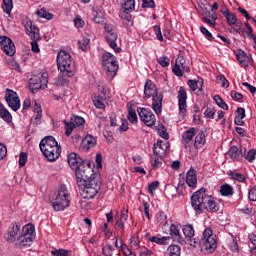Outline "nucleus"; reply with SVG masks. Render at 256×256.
Here are the masks:
<instances>
[{"label":"nucleus","mask_w":256,"mask_h":256,"mask_svg":"<svg viewBox=\"0 0 256 256\" xmlns=\"http://www.w3.org/2000/svg\"><path fill=\"white\" fill-rule=\"evenodd\" d=\"M191 207L195 213L201 215L205 209L210 213H217L220 206L215 197L207 194L206 188H201L191 196Z\"/></svg>","instance_id":"nucleus-1"},{"label":"nucleus","mask_w":256,"mask_h":256,"mask_svg":"<svg viewBox=\"0 0 256 256\" xmlns=\"http://www.w3.org/2000/svg\"><path fill=\"white\" fill-rule=\"evenodd\" d=\"M68 164L75 171L76 179L91 177L95 172V163L92 161L85 162L77 153L68 155Z\"/></svg>","instance_id":"nucleus-2"},{"label":"nucleus","mask_w":256,"mask_h":256,"mask_svg":"<svg viewBox=\"0 0 256 256\" xmlns=\"http://www.w3.org/2000/svg\"><path fill=\"white\" fill-rule=\"evenodd\" d=\"M40 151L42 155L49 161L53 163L61 157V145L55 140L53 136L44 137L39 143Z\"/></svg>","instance_id":"nucleus-3"},{"label":"nucleus","mask_w":256,"mask_h":256,"mask_svg":"<svg viewBox=\"0 0 256 256\" xmlns=\"http://www.w3.org/2000/svg\"><path fill=\"white\" fill-rule=\"evenodd\" d=\"M192 247H200V251L204 253V255H211V253H215L217 249V236L213 234V230L211 228H206L203 231L201 239L197 240L194 238V241L190 243Z\"/></svg>","instance_id":"nucleus-4"},{"label":"nucleus","mask_w":256,"mask_h":256,"mask_svg":"<svg viewBox=\"0 0 256 256\" xmlns=\"http://www.w3.org/2000/svg\"><path fill=\"white\" fill-rule=\"evenodd\" d=\"M151 97L153 111L156 115H161L163 110V92H158L155 83L148 79L144 85V98L151 99Z\"/></svg>","instance_id":"nucleus-5"},{"label":"nucleus","mask_w":256,"mask_h":256,"mask_svg":"<svg viewBox=\"0 0 256 256\" xmlns=\"http://www.w3.org/2000/svg\"><path fill=\"white\" fill-rule=\"evenodd\" d=\"M58 71L62 73L64 77H73L77 71V66L75 65V60L71 57L65 50H61L57 54L56 58Z\"/></svg>","instance_id":"nucleus-6"},{"label":"nucleus","mask_w":256,"mask_h":256,"mask_svg":"<svg viewBox=\"0 0 256 256\" xmlns=\"http://www.w3.org/2000/svg\"><path fill=\"white\" fill-rule=\"evenodd\" d=\"M76 181L83 199H93L97 195V188L93 187V185H97L95 182V172L89 177L77 178Z\"/></svg>","instance_id":"nucleus-7"},{"label":"nucleus","mask_w":256,"mask_h":256,"mask_svg":"<svg viewBox=\"0 0 256 256\" xmlns=\"http://www.w3.org/2000/svg\"><path fill=\"white\" fill-rule=\"evenodd\" d=\"M54 211H65L71 203V194L66 185H61L51 201Z\"/></svg>","instance_id":"nucleus-8"},{"label":"nucleus","mask_w":256,"mask_h":256,"mask_svg":"<svg viewBox=\"0 0 256 256\" xmlns=\"http://www.w3.org/2000/svg\"><path fill=\"white\" fill-rule=\"evenodd\" d=\"M47 83H49V74L47 72H43L39 75H32L29 80V90L31 93H37L39 89H45Z\"/></svg>","instance_id":"nucleus-9"},{"label":"nucleus","mask_w":256,"mask_h":256,"mask_svg":"<svg viewBox=\"0 0 256 256\" xmlns=\"http://www.w3.org/2000/svg\"><path fill=\"white\" fill-rule=\"evenodd\" d=\"M198 5L203 14L205 15L202 18V22L207 23V25L215 29V27H217V13L211 12V5L209 4V2H198Z\"/></svg>","instance_id":"nucleus-10"},{"label":"nucleus","mask_w":256,"mask_h":256,"mask_svg":"<svg viewBox=\"0 0 256 256\" xmlns=\"http://www.w3.org/2000/svg\"><path fill=\"white\" fill-rule=\"evenodd\" d=\"M191 68L189 67V62L183 56H178L176 58V63L172 68V73L176 75V77H183L184 73H189Z\"/></svg>","instance_id":"nucleus-11"},{"label":"nucleus","mask_w":256,"mask_h":256,"mask_svg":"<svg viewBox=\"0 0 256 256\" xmlns=\"http://www.w3.org/2000/svg\"><path fill=\"white\" fill-rule=\"evenodd\" d=\"M137 113L142 121L146 125V127H153L155 125L157 118L155 117V114H153V111L149 108H137Z\"/></svg>","instance_id":"nucleus-12"},{"label":"nucleus","mask_w":256,"mask_h":256,"mask_svg":"<svg viewBox=\"0 0 256 256\" xmlns=\"http://www.w3.org/2000/svg\"><path fill=\"white\" fill-rule=\"evenodd\" d=\"M21 237V225L13 222L9 225L7 232L4 235L7 243H15Z\"/></svg>","instance_id":"nucleus-13"},{"label":"nucleus","mask_w":256,"mask_h":256,"mask_svg":"<svg viewBox=\"0 0 256 256\" xmlns=\"http://www.w3.org/2000/svg\"><path fill=\"white\" fill-rule=\"evenodd\" d=\"M21 23L23 27L25 28L26 34L30 37V39H39V28L35 25H33V21L29 19L27 16H23Z\"/></svg>","instance_id":"nucleus-14"},{"label":"nucleus","mask_w":256,"mask_h":256,"mask_svg":"<svg viewBox=\"0 0 256 256\" xmlns=\"http://www.w3.org/2000/svg\"><path fill=\"white\" fill-rule=\"evenodd\" d=\"M178 109L180 117H187V89L181 86L178 90Z\"/></svg>","instance_id":"nucleus-15"},{"label":"nucleus","mask_w":256,"mask_h":256,"mask_svg":"<svg viewBox=\"0 0 256 256\" xmlns=\"http://www.w3.org/2000/svg\"><path fill=\"white\" fill-rule=\"evenodd\" d=\"M5 99L6 103L13 111H19L21 109V100H19L17 92L7 89Z\"/></svg>","instance_id":"nucleus-16"},{"label":"nucleus","mask_w":256,"mask_h":256,"mask_svg":"<svg viewBox=\"0 0 256 256\" xmlns=\"http://www.w3.org/2000/svg\"><path fill=\"white\" fill-rule=\"evenodd\" d=\"M0 45L5 55H7L8 57H13V55H15V43H13V40H11V38L7 36H0Z\"/></svg>","instance_id":"nucleus-17"},{"label":"nucleus","mask_w":256,"mask_h":256,"mask_svg":"<svg viewBox=\"0 0 256 256\" xmlns=\"http://www.w3.org/2000/svg\"><path fill=\"white\" fill-rule=\"evenodd\" d=\"M98 91L101 93V95L97 96V109H102V111H105V101H107V91H109V88L103 81H99Z\"/></svg>","instance_id":"nucleus-18"},{"label":"nucleus","mask_w":256,"mask_h":256,"mask_svg":"<svg viewBox=\"0 0 256 256\" xmlns=\"http://www.w3.org/2000/svg\"><path fill=\"white\" fill-rule=\"evenodd\" d=\"M104 39L109 47L113 49V51H115V53H121V47L117 46V39H119V34H117V30L105 34Z\"/></svg>","instance_id":"nucleus-19"},{"label":"nucleus","mask_w":256,"mask_h":256,"mask_svg":"<svg viewBox=\"0 0 256 256\" xmlns=\"http://www.w3.org/2000/svg\"><path fill=\"white\" fill-rule=\"evenodd\" d=\"M103 71L105 72L107 79L113 81V79L117 77V73H119V62L104 66Z\"/></svg>","instance_id":"nucleus-20"},{"label":"nucleus","mask_w":256,"mask_h":256,"mask_svg":"<svg viewBox=\"0 0 256 256\" xmlns=\"http://www.w3.org/2000/svg\"><path fill=\"white\" fill-rule=\"evenodd\" d=\"M97 144V138H95L93 135L91 134H87L81 143V148L84 151H89V149H92V147H95V145Z\"/></svg>","instance_id":"nucleus-21"},{"label":"nucleus","mask_w":256,"mask_h":256,"mask_svg":"<svg viewBox=\"0 0 256 256\" xmlns=\"http://www.w3.org/2000/svg\"><path fill=\"white\" fill-rule=\"evenodd\" d=\"M206 143H207V134L205 133V131L201 130L195 136L194 147L195 149H203Z\"/></svg>","instance_id":"nucleus-22"},{"label":"nucleus","mask_w":256,"mask_h":256,"mask_svg":"<svg viewBox=\"0 0 256 256\" xmlns=\"http://www.w3.org/2000/svg\"><path fill=\"white\" fill-rule=\"evenodd\" d=\"M243 151L244 148L241 146H232L228 151V156L230 157V159H235V161H241V159H243Z\"/></svg>","instance_id":"nucleus-23"},{"label":"nucleus","mask_w":256,"mask_h":256,"mask_svg":"<svg viewBox=\"0 0 256 256\" xmlns=\"http://www.w3.org/2000/svg\"><path fill=\"white\" fill-rule=\"evenodd\" d=\"M220 13H222L223 17H225L226 22L230 27H233V25H237V16L229 11L227 8H221Z\"/></svg>","instance_id":"nucleus-24"},{"label":"nucleus","mask_w":256,"mask_h":256,"mask_svg":"<svg viewBox=\"0 0 256 256\" xmlns=\"http://www.w3.org/2000/svg\"><path fill=\"white\" fill-rule=\"evenodd\" d=\"M33 241H35V237L23 236L20 234L18 240L15 241V247H31Z\"/></svg>","instance_id":"nucleus-25"},{"label":"nucleus","mask_w":256,"mask_h":256,"mask_svg":"<svg viewBox=\"0 0 256 256\" xmlns=\"http://www.w3.org/2000/svg\"><path fill=\"white\" fill-rule=\"evenodd\" d=\"M173 239L174 243H183V236H181V231L179 226L171 224L170 226V239Z\"/></svg>","instance_id":"nucleus-26"},{"label":"nucleus","mask_w":256,"mask_h":256,"mask_svg":"<svg viewBox=\"0 0 256 256\" xmlns=\"http://www.w3.org/2000/svg\"><path fill=\"white\" fill-rule=\"evenodd\" d=\"M197 135V128L191 127L182 133V143L189 145Z\"/></svg>","instance_id":"nucleus-27"},{"label":"nucleus","mask_w":256,"mask_h":256,"mask_svg":"<svg viewBox=\"0 0 256 256\" xmlns=\"http://www.w3.org/2000/svg\"><path fill=\"white\" fill-rule=\"evenodd\" d=\"M186 183L188 187H195V185H197V171H195V168L190 167V169L187 171Z\"/></svg>","instance_id":"nucleus-28"},{"label":"nucleus","mask_w":256,"mask_h":256,"mask_svg":"<svg viewBox=\"0 0 256 256\" xmlns=\"http://www.w3.org/2000/svg\"><path fill=\"white\" fill-rule=\"evenodd\" d=\"M20 235L24 237H37V232H35V225L33 223L26 224L22 227Z\"/></svg>","instance_id":"nucleus-29"},{"label":"nucleus","mask_w":256,"mask_h":256,"mask_svg":"<svg viewBox=\"0 0 256 256\" xmlns=\"http://www.w3.org/2000/svg\"><path fill=\"white\" fill-rule=\"evenodd\" d=\"M115 63H119L117 57L109 52H105L102 54V67H107L109 65H113Z\"/></svg>","instance_id":"nucleus-30"},{"label":"nucleus","mask_w":256,"mask_h":256,"mask_svg":"<svg viewBox=\"0 0 256 256\" xmlns=\"http://www.w3.org/2000/svg\"><path fill=\"white\" fill-rule=\"evenodd\" d=\"M235 193V188L231 186V184H222L220 186V195L222 197H233V194Z\"/></svg>","instance_id":"nucleus-31"},{"label":"nucleus","mask_w":256,"mask_h":256,"mask_svg":"<svg viewBox=\"0 0 256 256\" xmlns=\"http://www.w3.org/2000/svg\"><path fill=\"white\" fill-rule=\"evenodd\" d=\"M167 153V148H163V140H158L157 143H154L153 154L164 156Z\"/></svg>","instance_id":"nucleus-32"},{"label":"nucleus","mask_w":256,"mask_h":256,"mask_svg":"<svg viewBox=\"0 0 256 256\" xmlns=\"http://www.w3.org/2000/svg\"><path fill=\"white\" fill-rule=\"evenodd\" d=\"M183 234L187 239H190L191 243L195 241V239H193V237H195V228H193V225H184Z\"/></svg>","instance_id":"nucleus-33"},{"label":"nucleus","mask_w":256,"mask_h":256,"mask_svg":"<svg viewBox=\"0 0 256 256\" xmlns=\"http://www.w3.org/2000/svg\"><path fill=\"white\" fill-rule=\"evenodd\" d=\"M149 241L151 243H156L157 245H169V241H171V236H163V237H157L152 236L149 238Z\"/></svg>","instance_id":"nucleus-34"},{"label":"nucleus","mask_w":256,"mask_h":256,"mask_svg":"<svg viewBox=\"0 0 256 256\" xmlns=\"http://www.w3.org/2000/svg\"><path fill=\"white\" fill-rule=\"evenodd\" d=\"M242 157H244L248 163H253L256 159V149L252 148L247 151V149L244 148Z\"/></svg>","instance_id":"nucleus-35"},{"label":"nucleus","mask_w":256,"mask_h":256,"mask_svg":"<svg viewBox=\"0 0 256 256\" xmlns=\"http://www.w3.org/2000/svg\"><path fill=\"white\" fill-rule=\"evenodd\" d=\"M0 117L3 121H6V123H11L13 121V116H11V113L3 104H0Z\"/></svg>","instance_id":"nucleus-36"},{"label":"nucleus","mask_w":256,"mask_h":256,"mask_svg":"<svg viewBox=\"0 0 256 256\" xmlns=\"http://www.w3.org/2000/svg\"><path fill=\"white\" fill-rule=\"evenodd\" d=\"M127 121H129V123L132 125H137V123H139L137 118V111H135V109L131 106L128 107Z\"/></svg>","instance_id":"nucleus-37"},{"label":"nucleus","mask_w":256,"mask_h":256,"mask_svg":"<svg viewBox=\"0 0 256 256\" xmlns=\"http://www.w3.org/2000/svg\"><path fill=\"white\" fill-rule=\"evenodd\" d=\"M227 175H229L230 179L233 181H238L239 183H245V181H247V177L235 171H228Z\"/></svg>","instance_id":"nucleus-38"},{"label":"nucleus","mask_w":256,"mask_h":256,"mask_svg":"<svg viewBox=\"0 0 256 256\" xmlns=\"http://www.w3.org/2000/svg\"><path fill=\"white\" fill-rule=\"evenodd\" d=\"M165 156H161V155H155L153 154L151 156V165L154 169H159V167H161V165H163V159Z\"/></svg>","instance_id":"nucleus-39"},{"label":"nucleus","mask_w":256,"mask_h":256,"mask_svg":"<svg viewBox=\"0 0 256 256\" xmlns=\"http://www.w3.org/2000/svg\"><path fill=\"white\" fill-rule=\"evenodd\" d=\"M98 24L104 25L103 26V35H107L109 33H113L115 30V25L111 24V23H107L105 20H98L97 21Z\"/></svg>","instance_id":"nucleus-40"},{"label":"nucleus","mask_w":256,"mask_h":256,"mask_svg":"<svg viewBox=\"0 0 256 256\" xmlns=\"http://www.w3.org/2000/svg\"><path fill=\"white\" fill-rule=\"evenodd\" d=\"M167 255L168 256H181V246L177 244H171L167 248Z\"/></svg>","instance_id":"nucleus-41"},{"label":"nucleus","mask_w":256,"mask_h":256,"mask_svg":"<svg viewBox=\"0 0 256 256\" xmlns=\"http://www.w3.org/2000/svg\"><path fill=\"white\" fill-rule=\"evenodd\" d=\"M236 59H237V61H239L240 65H242V67H247L249 65V62H248L249 57L247 56L245 51L238 52L236 54Z\"/></svg>","instance_id":"nucleus-42"},{"label":"nucleus","mask_w":256,"mask_h":256,"mask_svg":"<svg viewBox=\"0 0 256 256\" xmlns=\"http://www.w3.org/2000/svg\"><path fill=\"white\" fill-rule=\"evenodd\" d=\"M63 123L65 125L66 137H71V134L73 133V131L75 130V127L77 126L72 121L68 122L67 120H64Z\"/></svg>","instance_id":"nucleus-43"},{"label":"nucleus","mask_w":256,"mask_h":256,"mask_svg":"<svg viewBox=\"0 0 256 256\" xmlns=\"http://www.w3.org/2000/svg\"><path fill=\"white\" fill-rule=\"evenodd\" d=\"M119 126L118 131L119 133H125L126 131H129V121L125 118H119Z\"/></svg>","instance_id":"nucleus-44"},{"label":"nucleus","mask_w":256,"mask_h":256,"mask_svg":"<svg viewBox=\"0 0 256 256\" xmlns=\"http://www.w3.org/2000/svg\"><path fill=\"white\" fill-rule=\"evenodd\" d=\"M213 100L215 101L216 105L220 107V109H223L224 111L229 110V106L227 105V103H225V101L223 100V98H221V96L215 95Z\"/></svg>","instance_id":"nucleus-45"},{"label":"nucleus","mask_w":256,"mask_h":256,"mask_svg":"<svg viewBox=\"0 0 256 256\" xmlns=\"http://www.w3.org/2000/svg\"><path fill=\"white\" fill-rule=\"evenodd\" d=\"M36 15L42 19H47V21H51V19H53V14L47 12L45 8L37 10Z\"/></svg>","instance_id":"nucleus-46"},{"label":"nucleus","mask_w":256,"mask_h":256,"mask_svg":"<svg viewBox=\"0 0 256 256\" xmlns=\"http://www.w3.org/2000/svg\"><path fill=\"white\" fill-rule=\"evenodd\" d=\"M122 9L124 13H131V11H135V1H125L122 4Z\"/></svg>","instance_id":"nucleus-47"},{"label":"nucleus","mask_w":256,"mask_h":256,"mask_svg":"<svg viewBox=\"0 0 256 256\" xmlns=\"http://www.w3.org/2000/svg\"><path fill=\"white\" fill-rule=\"evenodd\" d=\"M1 7L6 15H11V11H13V1H3Z\"/></svg>","instance_id":"nucleus-48"},{"label":"nucleus","mask_w":256,"mask_h":256,"mask_svg":"<svg viewBox=\"0 0 256 256\" xmlns=\"http://www.w3.org/2000/svg\"><path fill=\"white\" fill-rule=\"evenodd\" d=\"M51 255L54 256H71V250H67V249H54L51 251Z\"/></svg>","instance_id":"nucleus-49"},{"label":"nucleus","mask_w":256,"mask_h":256,"mask_svg":"<svg viewBox=\"0 0 256 256\" xmlns=\"http://www.w3.org/2000/svg\"><path fill=\"white\" fill-rule=\"evenodd\" d=\"M71 122L74 123V125H76V127H81V126L85 125V118H83L81 116L73 115L71 117Z\"/></svg>","instance_id":"nucleus-50"},{"label":"nucleus","mask_w":256,"mask_h":256,"mask_svg":"<svg viewBox=\"0 0 256 256\" xmlns=\"http://www.w3.org/2000/svg\"><path fill=\"white\" fill-rule=\"evenodd\" d=\"M157 222L160 225H163V227H165V225H167V214H165V212H163V211L158 212Z\"/></svg>","instance_id":"nucleus-51"},{"label":"nucleus","mask_w":256,"mask_h":256,"mask_svg":"<svg viewBox=\"0 0 256 256\" xmlns=\"http://www.w3.org/2000/svg\"><path fill=\"white\" fill-rule=\"evenodd\" d=\"M78 47L82 51H87L89 49V39L88 38H82L78 41Z\"/></svg>","instance_id":"nucleus-52"},{"label":"nucleus","mask_w":256,"mask_h":256,"mask_svg":"<svg viewBox=\"0 0 256 256\" xmlns=\"http://www.w3.org/2000/svg\"><path fill=\"white\" fill-rule=\"evenodd\" d=\"M159 185L160 183L157 180L150 183L148 186V193H150V195H155V191L159 189Z\"/></svg>","instance_id":"nucleus-53"},{"label":"nucleus","mask_w":256,"mask_h":256,"mask_svg":"<svg viewBox=\"0 0 256 256\" xmlns=\"http://www.w3.org/2000/svg\"><path fill=\"white\" fill-rule=\"evenodd\" d=\"M142 205L144 207V214L146 215L148 221H151V213H150V207L151 205L149 204V202L143 200L142 201Z\"/></svg>","instance_id":"nucleus-54"},{"label":"nucleus","mask_w":256,"mask_h":256,"mask_svg":"<svg viewBox=\"0 0 256 256\" xmlns=\"http://www.w3.org/2000/svg\"><path fill=\"white\" fill-rule=\"evenodd\" d=\"M200 32L202 35H204L206 37V39L208 41H213V39H215L213 37V34H211V32H209V30H207V28H205V26H200Z\"/></svg>","instance_id":"nucleus-55"},{"label":"nucleus","mask_w":256,"mask_h":256,"mask_svg":"<svg viewBox=\"0 0 256 256\" xmlns=\"http://www.w3.org/2000/svg\"><path fill=\"white\" fill-rule=\"evenodd\" d=\"M248 241L254 246L251 248V253H255L256 251V234L255 233H249L248 234Z\"/></svg>","instance_id":"nucleus-56"},{"label":"nucleus","mask_w":256,"mask_h":256,"mask_svg":"<svg viewBox=\"0 0 256 256\" xmlns=\"http://www.w3.org/2000/svg\"><path fill=\"white\" fill-rule=\"evenodd\" d=\"M217 111L215 108H207L204 112V116L207 117L208 119H215V114Z\"/></svg>","instance_id":"nucleus-57"},{"label":"nucleus","mask_w":256,"mask_h":256,"mask_svg":"<svg viewBox=\"0 0 256 256\" xmlns=\"http://www.w3.org/2000/svg\"><path fill=\"white\" fill-rule=\"evenodd\" d=\"M113 247L111 246V244H107L106 246H103L102 248V253L105 256H112L113 255Z\"/></svg>","instance_id":"nucleus-58"},{"label":"nucleus","mask_w":256,"mask_h":256,"mask_svg":"<svg viewBox=\"0 0 256 256\" xmlns=\"http://www.w3.org/2000/svg\"><path fill=\"white\" fill-rule=\"evenodd\" d=\"M187 85L190 88V91L195 92L197 89H199L198 80L196 81V80L190 79L187 81Z\"/></svg>","instance_id":"nucleus-59"},{"label":"nucleus","mask_w":256,"mask_h":256,"mask_svg":"<svg viewBox=\"0 0 256 256\" xmlns=\"http://www.w3.org/2000/svg\"><path fill=\"white\" fill-rule=\"evenodd\" d=\"M130 247L131 249H139V238L135 237V236H131L130 238Z\"/></svg>","instance_id":"nucleus-60"},{"label":"nucleus","mask_w":256,"mask_h":256,"mask_svg":"<svg viewBox=\"0 0 256 256\" xmlns=\"http://www.w3.org/2000/svg\"><path fill=\"white\" fill-rule=\"evenodd\" d=\"M157 62L161 67H169V57L167 56H162L157 59Z\"/></svg>","instance_id":"nucleus-61"},{"label":"nucleus","mask_w":256,"mask_h":256,"mask_svg":"<svg viewBox=\"0 0 256 256\" xmlns=\"http://www.w3.org/2000/svg\"><path fill=\"white\" fill-rule=\"evenodd\" d=\"M26 164H27V153L21 152L19 155V166L25 167Z\"/></svg>","instance_id":"nucleus-62"},{"label":"nucleus","mask_w":256,"mask_h":256,"mask_svg":"<svg viewBox=\"0 0 256 256\" xmlns=\"http://www.w3.org/2000/svg\"><path fill=\"white\" fill-rule=\"evenodd\" d=\"M230 96L233 99V101H241L243 99V94H241L235 90H232L230 92Z\"/></svg>","instance_id":"nucleus-63"},{"label":"nucleus","mask_w":256,"mask_h":256,"mask_svg":"<svg viewBox=\"0 0 256 256\" xmlns=\"http://www.w3.org/2000/svg\"><path fill=\"white\" fill-rule=\"evenodd\" d=\"M248 199L249 201H256V186H254L252 189L248 192Z\"/></svg>","instance_id":"nucleus-64"}]
</instances>
